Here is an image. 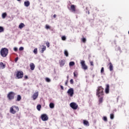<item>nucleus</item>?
Segmentation results:
<instances>
[{
	"label": "nucleus",
	"instance_id": "obj_1",
	"mask_svg": "<svg viewBox=\"0 0 129 129\" xmlns=\"http://www.w3.org/2000/svg\"><path fill=\"white\" fill-rule=\"evenodd\" d=\"M96 95L98 97H100L103 95V88L102 87H99L97 90Z\"/></svg>",
	"mask_w": 129,
	"mask_h": 129
},
{
	"label": "nucleus",
	"instance_id": "obj_2",
	"mask_svg": "<svg viewBox=\"0 0 129 129\" xmlns=\"http://www.w3.org/2000/svg\"><path fill=\"white\" fill-rule=\"evenodd\" d=\"M18 111H19V107L16 105L12 106L10 109V112L12 113V114H15Z\"/></svg>",
	"mask_w": 129,
	"mask_h": 129
},
{
	"label": "nucleus",
	"instance_id": "obj_3",
	"mask_svg": "<svg viewBox=\"0 0 129 129\" xmlns=\"http://www.w3.org/2000/svg\"><path fill=\"white\" fill-rule=\"evenodd\" d=\"M8 53H9V50L7 48H2L1 50V54L2 57H7Z\"/></svg>",
	"mask_w": 129,
	"mask_h": 129
},
{
	"label": "nucleus",
	"instance_id": "obj_4",
	"mask_svg": "<svg viewBox=\"0 0 129 129\" xmlns=\"http://www.w3.org/2000/svg\"><path fill=\"white\" fill-rule=\"evenodd\" d=\"M15 95H16V94L14 92H10L8 94L7 97L9 100H12L15 98Z\"/></svg>",
	"mask_w": 129,
	"mask_h": 129
},
{
	"label": "nucleus",
	"instance_id": "obj_5",
	"mask_svg": "<svg viewBox=\"0 0 129 129\" xmlns=\"http://www.w3.org/2000/svg\"><path fill=\"white\" fill-rule=\"evenodd\" d=\"M80 64H81L82 69H84V70H87L88 69V67L85 64V61L81 60Z\"/></svg>",
	"mask_w": 129,
	"mask_h": 129
},
{
	"label": "nucleus",
	"instance_id": "obj_6",
	"mask_svg": "<svg viewBox=\"0 0 129 129\" xmlns=\"http://www.w3.org/2000/svg\"><path fill=\"white\" fill-rule=\"evenodd\" d=\"M67 93L71 97H73V95H74V89H73V88L69 89L67 92Z\"/></svg>",
	"mask_w": 129,
	"mask_h": 129
},
{
	"label": "nucleus",
	"instance_id": "obj_7",
	"mask_svg": "<svg viewBox=\"0 0 129 129\" xmlns=\"http://www.w3.org/2000/svg\"><path fill=\"white\" fill-rule=\"evenodd\" d=\"M24 76V73L23 72H18L16 74V79H21V78H23V76Z\"/></svg>",
	"mask_w": 129,
	"mask_h": 129
},
{
	"label": "nucleus",
	"instance_id": "obj_8",
	"mask_svg": "<svg viewBox=\"0 0 129 129\" xmlns=\"http://www.w3.org/2000/svg\"><path fill=\"white\" fill-rule=\"evenodd\" d=\"M70 105L73 109L76 110L77 108H78V105H77L75 102L71 103Z\"/></svg>",
	"mask_w": 129,
	"mask_h": 129
},
{
	"label": "nucleus",
	"instance_id": "obj_9",
	"mask_svg": "<svg viewBox=\"0 0 129 129\" xmlns=\"http://www.w3.org/2000/svg\"><path fill=\"white\" fill-rule=\"evenodd\" d=\"M41 118L43 121H47L48 120V116L46 114H43L41 115Z\"/></svg>",
	"mask_w": 129,
	"mask_h": 129
},
{
	"label": "nucleus",
	"instance_id": "obj_10",
	"mask_svg": "<svg viewBox=\"0 0 129 129\" xmlns=\"http://www.w3.org/2000/svg\"><path fill=\"white\" fill-rule=\"evenodd\" d=\"M38 96H39V92H36L33 94V95L31 97V98L33 99V100H36V99L38 98Z\"/></svg>",
	"mask_w": 129,
	"mask_h": 129
},
{
	"label": "nucleus",
	"instance_id": "obj_11",
	"mask_svg": "<svg viewBox=\"0 0 129 129\" xmlns=\"http://www.w3.org/2000/svg\"><path fill=\"white\" fill-rule=\"evenodd\" d=\"M60 67H63L65 65V59L59 60Z\"/></svg>",
	"mask_w": 129,
	"mask_h": 129
},
{
	"label": "nucleus",
	"instance_id": "obj_12",
	"mask_svg": "<svg viewBox=\"0 0 129 129\" xmlns=\"http://www.w3.org/2000/svg\"><path fill=\"white\" fill-rule=\"evenodd\" d=\"M105 92L106 93L108 94L109 93V85H106V87L105 88Z\"/></svg>",
	"mask_w": 129,
	"mask_h": 129
},
{
	"label": "nucleus",
	"instance_id": "obj_13",
	"mask_svg": "<svg viewBox=\"0 0 129 129\" xmlns=\"http://www.w3.org/2000/svg\"><path fill=\"white\" fill-rule=\"evenodd\" d=\"M71 10H72V12H73V13H75L76 11V9L75 8V6L71 5Z\"/></svg>",
	"mask_w": 129,
	"mask_h": 129
},
{
	"label": "nucleus",
	"instance_id": "obj_14",
	"mask_svg": "<svg viewBox=\"0 0 129 129\" xmlns=\"http://www.w3.org/2000/svg\"><path fill=\"white\" fill-rule=\"evenodd\" d=\"M30 67L31 70L33 71L35 69V64L33 63H31L30 64Z\"/></svg>",
	"mask_w": 129,
	"mask_h": 129
},
{
	"label": "nucleus",
	"instance_id": "obj_15",
	"mask_svg": "<svg viewBox=\"0 0 129 129\" xmlns=\"http://www.w3.org/2000/svg\"><path fill=\"white\" fill-rule=\"evenodd\" d=\"M24 6L28 8L30 6V1H27L24 2Z\"/></svg>",
	"mask_w": 129,
	"mask_h": 129
},
{
	"label": "nucleus",
	"instance_id": "obj_16",
	"mask_svg": "<svg viewBox=\"0 0 129 129\" xmlns=\"http://www.w3.org/2000/svg\"><path fill=\"white\" fill-rule=\"evenodd\" d=\"M98 98L99 104L102 103V101L103 100V97L102 96H101L100 97H98Z\"/></svg>",
	"mask_w": 129,
	"mask_h": 129
},
{
	"label": "nucleus",
	"instance_id": "obj_17",
	"mask_svg": "<svg viewBox=\"0 0 129 129\" xmlns=\"http://www.w3.org/2000/svg\"><path fill=\"white\" fill-rule=\"evenodd\" d=\"M109 65L110 71H112V70H113V66L112 65V63H111V62H110L109 63Z\"/></svg>",
	"mask_w": 129,
	"mask_h": 129
},
{
	"label": "nucleus",
	"instance_id": "obj_18",
	"mask_svg": "<svg viewBox=\"0 0 129 129\" xmlns=\"http://www.w3.org/2000/svg\"><path fill=\"white\" fill-rule=\"evenodd\" d=\"M83 123L85 125H87V126H89V122H88V121L84 120Z\"/></svg>",
	"mask_w": 129,
	"mask_h": 129
},
{
	"label": "nucleus",
	"instance_id": "obj_19",
	"mask_svg": "<svg viewBox=\"0 0 129 129\" xmlns=\"http://www.w3.org/2000/svg\"><path fill=\"white\" fill-rule=\"evenodd\" d=\"M21 99H22V97L21 95H18L17 97L16 101H21Z\"/></svg>",
	"mask_w": 129,
	"mask_h": 129
},
{
	"label": "nucleus",
	"instance_id": "obj_20",
	"mask_svg": "<svg viewBox=\"0 0 129 129\" xmlns=\"http://www.w3.org/2000/svg\"><path fill=\"white\" fill-rule=\"evenodd\" d=\"M0 66L2 69H5V68H6V64H4L3 62L0 63Z\"/></svg>",
	"mask_w": 129,
	"mask_h": 129
},
{
	"label": "nucleus",
	"instance_id": "obj_21",
	"mask_svg": "<svg viewBox=\"0 0 129 129\" xmlns=\"http://www.w3.org/2000/svg\"><path fill=\"white\" fill-rule=\"evenodd\" d=\"M24 27H25V24H24V23H21L19 26V29H23Z\"/></svg>",
	"mask_w": 129,
	"mask_h": 129
},
{
	"label": "nucleus",
	"instance_id": "obj_22",
	"mask_svg": "<svg viewBox=\"0 0 129 129\" xmlns=\"http://www.w3.org/2000/svg\"><path fill=\"white\" fill-rule=\"evenodd\" d=\"M8 16L7 14V13H4L2 14V18L3 19H6V17Z\"/></svg>",
	"mask_w": 129,
	"mask_h": 129
},
{
	"label": "nucleus",
	"instance_id": "obj_23",
	"mask_svg": "<svg viewBox=\"0 0 129 129\" xmlns=\"http://www.w3.org/2000/svg\"><path fill=\"white\" fill-rule=\"evenodd\" d=\"M64 54L65 56H66V57H68V56H69V53H68V51L67 50H64Z\"/></svg>",
	"mask_w": 129,
	"mask_h": 129
},
{
	"label": "nucleus",
	"instance_id": "obj_24",
	"mask_svg": "<svg viewBox=\"0 0 129 129\" xmlns=\"http://www.w3.org/2000/svg\"><path fill=\"white\" fill-rule=\"evenodd\" d=\"M54 107H55V105H54V103H50L49 104V107H50V108H54Z\"/></svg>",
	"mask_w": 129,
	"mask_h": 129
},
{
	"label": "nucleus",
	"instance_id": "obj_25",
	"mask_svg": "<svg viewBox=\"0 0 129 129\" xmlns=\"http://www.w3.org/2000/svg\"><path fill=\"white\" fill-rule=\"evenodd\" d=\"M41 107H42V106H41V105H38L37 106V110L40 111V110H41Z\"/></svg>",
	"mask_w": 129,
	"mask_h": 129
},
{
	"label": "nucleus",
	"instance_id": "obj_26",
	"mask_svg": "<svg viewBox=\"0 0 129 129\" xmlns=\"http://www.w3.org/2000/svg\"><path fill=\"white\" fill-rule=\"evenodd\" d=\"M46 50V46H43L42 50L40 51L41 53H44V51Z\"/></svg>",
	"mask_w": 129,
	"mask_h": 129
},
{
	"label": "nucleus",
	"instance_id": "obj_27",
	"mask_svg": "<svg viewBox=\"0 0 129 129\" xmlns=\"http://www.w3.org/2000/svg\"><path fill=\"white\" fill-rule=\"evenodd\" d=\"M69 65L70 66H74V65H75V62H74V61H71Z\"/></svg>",
	"mask_w": 129,
	"mask_h": 129
},
{
	"label": "nucleus",
	"instance_id": "obj_28",
	"mask_svg": "<svg viewBox=\"0 0 129 129\" xmlns=\"http://www.w3.org/2000/svg\"><path fill=\"white\" fill-rule=\"evenodd\" d=\"M4 27L0 26V33H3V32H4Z\"/></svg>",
	"mask_w": 129,
	"mask_h": 129
},
{
	"label": "nucleus",
	"instance_id": "obj_29",
	"mask_svg": "<svg viewBox=\"0 0 129 129\" xmlns=\"http://www.w3.org/2000/svg\"><path fill=\"white\" fill-rule=\"evenodd\" d=\"M33 52L34 54H37L38 53V49L35 48L33 50Z\"/></svg>",
	"mask_w": 129,
	"mask_h": 129
},
{
	"label": "nucleus",
	"instance_id": "obj_30",
	"mask_svg": "<svg viewBox=\"0 0 129 129\" xmlns=\"http://www.w3.org/2000/svg\"><path fill=\"white\" fill-rule=\"evenodd\" d=\"M110 117L111 119L114 118V115L113 114H110Z\"/></svg>",
	"mask_w": 129,
	"mask_h": 129
},
{
	"label": "nucleus",
	"instance_id": "obj_31",
	"mask_svg": "<svg viewBox=\"0 0 129 129\" xmlns=\"http://www.w3.org/2000/svg\"><path fill=\"white\" fill-rule=\"evenodd\" d=\"M45 80L46 82H51V80L48 78H46Z\"/></svg>",
	"mask_w": 129,
	"mask_h": 129
},
{
	"label": "nucleus",
	"instance_id": "obj_32",
	"mask_svg": "<svg viewBox=\"0 0 129 129\" xmlns=\"http://www.w3.org/2000/svg\"><path fill=\"white\" fill-rule=\"evenodd\" d=\"M82 41L83 43H86V38H83L82 39Z\"/></svg>",
	"mask_w": 129,
	"mask_h": 129
},
{
	"label": "nucleus",
	"instance_id": "obj_33",
	"mask_svg": "<svg viewBox=\"0 0 129 129\" xmlns=\"http://www.w3.org/2000/svg\"><path fill=\"white\" fill-rule=\"evenodd\" d=\"M74 77H77V71H75L74 72Z\"/></svg>",
	"mask_w": 129,
	"mask_h": 129
},
{
	"label": "nucleus",
	"instance_id": "obj_34",
	"mask_svg": "<svg viewBox=\"0 0 129 129\" xmlns=\"http://www.w3.org/2000/svg\"><path fill=\"white\" fill-rule=\"evenodd\" d=\"M61 39L62 40V41H65L66 40V36H63L62 37H61Z\"/></svg>",
	"mask_w": 129,
	"mask_h": 129
},
{
	"label": "nucleus",
	"instance_id": "obj_35",
	"mask_svg": "<svg viewBox=\"0 0 129 129\" xmlns=\"http://www.w3.org/2000/svg\"><path fill=\"white\" fill-rule=\"evenodd\" d=\"M45 29H46V30H48V29H50V26L48 25H46Z\"/></svg>",
	"mask_w": 129,
	"mask_h": 129
},
{
	"label": "nucleus",
	"instance_id": "obj_36",
	"mask_svg": "<svg viewBox=\"0 0 129 129\" xmlns=\"http://www.w3.org/2000/svg\"><path fill=\"white\" fill-rule=\"evenodd\" d=\"M103 120H104V121H107V117H105V116L103 117Z\"/></svg>",
	"mask_w": 129,
	"mask_h": 129
},
{
	"label": "nucleus",
	"instance_id": "obj_37",
	"mask_svg": "<svg viewBox=\"0 0 129 129\" xmlns=\"http://www.w3.org/2000/svg\"><path fill=\"white\" fill-rule=\"evenodd\" d=\"M104 72V68L103 67L101 69V73H103Z\"/></svg>",
	"mask_w": 129,
	"mask_h": 129
},
{
	"label": "nucleus",
	"instance_id": "obj_38",
	"mask_svg": "<svg viewBox=\"0 0 129 129\" xmlns=\"http://www.w3.org/2000/svg\"><path fill=\"white\" fill-rule=\"evenodd\" d=\"M70 82L71 84H73L74 83V81H73V79H71Z\"/></svg>",
	"mask_w": 129,
	"mask_h": 129
},
{
	"label": "nucleus",
	"instance_id": "obj_39",
	"mask_svg": "<svg viewBox=\"0 0 129 129\" xmlns=\"http://www.w3.org/2000/svg\"><path fill=\"white\" fill-rule=\"evenodd\" d=\"M24 50V47L21 46L19 48V51H23Z\"/></svg>",
	"mask_w": 129,
	"mask_h": 129
},
{
	"label": "nucleus",
	"instance_id": "obj_40",
	"mask_svg": "<svg viewBox=\"0 0 129 129\" xmlns=\"http://www.w3.org/2000/svg\"><path fill=\"white\" fill-rule=\"evenodd\" d=\"M18 60H19V57H16L15 58V61L16 62V63H17V62H18Z\"/></svg>",
	"mask_w": 129,
	"mask_h": 129
},
{
	"label": "nucleus",
	"instance_id": "obj_41",
	"mask_svg": "<svg viewBox=\"0 0 129 129\" xmlns=\"http://www.w3.org/2000/svg\"><path fill=\"white\" fill-rule=\"evenodd\" d=\"M14 51H15V52H17V51H18V48H17V47H14Z\"/></svg>",
	"mask_w": 129,
	"mask_h": 129
},
{
	"label": "nucleus",
	"instance_id": "obj_42",
	"mask_svg": "<svg viewBox=\"0 0 129 129\" xmlns=\"http://www.w3.org/2000/svg\"><path fill=\"white\" fill-rule=\"evenodd\" d=\"M46 46L47 47H48V48H49V46H50V43H49V42L46 43Z\"/></svg>",
	"mask_w": 129,
	"mask_h": 129
},
{
	"label": "nucleus",
	"instance_id": "obj_43",
	"mask_svg": "<svg viewBox=\"0 0 129 129\" xmlns=\"http://www.w3.org/2000/svg\"><path fill=\"white\" fill-rule=\"evenodd\" d=\"M60 88L62 90H64V87H63V86H60Z\"/></svg>",
	"mask_w": 129,
	"mask_h": 129
},
{
	"label": "nucleus",
	"instance_id": "obj_44",
	"mask_svg": "<svg viewBox=\"0 0 129 129\" xmlns=\"http://www.w3.org/2000/svg\"><path fill=\"white\" fill-rule=\"evenodd\" d=\"M68 83V80H67V82H66V83H65V85H66V86H67Z\"/></svg>",
	"mask_w": 129,
	"mask_h": 129
},
{
	"label": "nucleus",
	"instance_id": "obj_45",
	"mask_svg": "<svg viewBox=\"0 0 129 129\" xmlns=\"http://www.w3.org/2000/svg\"><path fill=\"white\" fill-rule=\"evenodd\" d=\"M90 64L91 66H93V61H90Z\"/></svg>",
	"mask_w": 129,
	"mask_h": 129
},
{
	"label": "nucleus",
	"instance_id": "obj_46",
	"mask_svg": "<svg viewBox=\"0 0 129 129\" xmlns=\"http://www.w3.org/2000/svg\"><path fill=\"white\" fill-rule=\"evenodd\" d=\"M24 78H25V79H28V76H25L24 77Z\"/></svg>",
	"mask_w": 129,
	"mask_h": 129
},
{
	"label": "nucleus",
	"instance_id": "obj_47",
	"mask_svg": "<svg viewBox=\"0 0 129 129\" xmlns=\"http://www.w3.org/2000/svg\"><path fill=\"white\" fill-rule=\"evenodd\" d=\"M56 17H57V15H56V14H54L53 15V18H56Z\"/></svg>",
	"mask_w": 129,
	"mask_h": 129
},
{
	"label": "nucleus",
	"instance_id": "obj_48",
	"mask_svg": "<svg viewBox=\"0 0 129 129\" xmlns=\"http://www.w3.org/2000/svg\"><path fill=\"white\" fill-rule=\"evenodd\" d=\"M69 79V76H67V79H68V80Z\"/></svg>",
	"mask_w": 129,
	"mask_h": 129
},
{
	"label": "nucleus",
	"instance_id": "obj_49",
	"mask_svg": "<svg viewBox=\"0 0 129 129\" xmlns=\"http://www.w3.org/2000/svg\"><path fill=\"white\" fill-rule=\"evenodd\" d=\"M21 0H17V2H21Z\"/></svg>",
	"mask_w": 129,
	"mask_h": 129
}]
</instances>
